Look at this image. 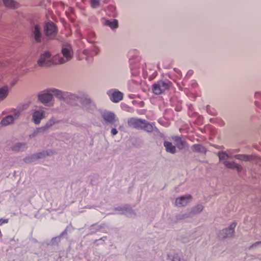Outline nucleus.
Instances as JSON below:
<instances>
[{"mask_svg": "<svg viewBox=\"0 0 261 261\" xmlns=\"http://www.w3.org/2000/svg\"><path fill=\"white\" fill-rule=\"evenodd\" d=\"M61 53L63 57L59 55L53 58L50 52L45 51L38 60V64L40 66H49L51 64H63L70 60L73 57L72 47L68 44L62 45Z\"/></svg>", "mask_w": 261, "mask_h": 261, "instance_id": "obj_1", "label": "nucleus"}, {"mask_svg": "<svg viewBox=\"0 0 261 261\" xmlns=\"http://www.w3.org/2000/svg\"><path fill=\"white\" fill-rule=\"evenodd\" d=\"M54 95L58 99L63 100L66 103L71 106L81 107L79 103L83 106H86L91 103V99L85 93H72L67 91H63L57 89H51Z\"/></svg>", "mask_w": 261, "mask_h": 261, "instance_id": "obj_2", "label": "nucleus"}, {"mask_svg": "<svg viewBox=\"0 0 261 261\" xmlns=\"http://www.w3.org/2000/svg\"><path fill=\"white\" fill-rule=\"evenodd\" d=\"M138 54L137 50L129 51L128 53L127 56L129 58V67L132 74L133 76H137L139 75L141 71L144 79H146L148 77L146 65L145 64H142L141 69H140L141 63H139L140 58L138 56Z\"/></svg>", "mask_w": 261, "mask_h": 261, "instance_id": "obj_3", "label": "nucleus"}, {"mask_svg": "<svg viewBox=\"0 0 261 261\" xmlns=\"http://www.w3.org/2000/svg\"><path fill=\"white\" fill-rule=\"evenodd\" d=\"M61 239L59 236L53 238L51 240H47L40 244V247L43 251L44 249V254L50 255L55 251L58 246Z\"/></svg>", "mask_w": 261, "mask_h": 261, "instance_id": "obj_4", "label": "nucleus"}, {"mask_svg": "<svg viewBox=\"0 0 261 261\" xmlns=\"http://www.w3.org/2000/svg\"><path fill=\"white\" fill-rule=\"evenodd\" d=\"M172 87V83L168 80H159L152 86V92L155 95H160L169 90Z\"/></svg>", "mask_w": 261, "mask_h": 261, "instance_id": "obj_5", "label": "nucleus"}, {"mask_svg": "<svg viewBox=\"0 0 261 261\" xmlns=\"http://www.w3.org/2000/svg\"><path fill=\"white\" fill-rule=\"evenodd\" d=\"M49 88L42 91L37 94L38 100L45 106H49L53 102L54 92Z\"/></svg>", "mask_w": 261, "mask_h": 261, "instance_id": "obj_6", "label": "nucleus"}, {"mask_svg": "<svg viewBox=\"0 0 261 261\" xmlns=\"http://www.w3.org/2000/svg\"><path fill=\"white\" fill-rule=\"evenodd\" d=\"M45 35L49 39H54L58 32L57 25L52 21L46 22L44 26Z\"/></svg>", "mask_w": 261, "mask_h": 261, "instance_id": "obj_7", "label": "nucleus"}, {"mask_svg": "<svg viewBox=\"0 0 261 261\" xmlns=\"http://www.w3.org/2000/svg\"><path fill=\"white\" fill-rule=\"evenodd\" d=\"M110 99L114 103L119 102L123 99V94L116 89H111L107 91Z\"/></svg>", "mask_w": 261, "mask_h": 261, "instance_id": "obj_8", "label": "nucleus"}, {"mask_svg": "<svg viewBox=\"0 0 261 261\" xmlns=\"http://www.w3.org/2000/svg\"><path fill=\"white\" fill-rule=\"evenodd\" d=\"M144 120L137 117L129 118L127 120V125L128 127L137 129H141Z\"/></svg>", "mask_w": 261, "mask_h": 261, "instance_id": "obj_9", "label": "nucleus"}, {"mask_svg": "<svg viewBox=\"0 0 261 261\" xmlns=\"http://www.w3.org/2000/svg\"><path fill=\"white\" fill-rule=\"evenodd\" d=\"M46 155H47V152L43 151L26 156L23 159V161L27 164H30L35 162L38 159L44 158Z\"/></svg>", "mask_w": 261, "mask_h": 261, "instance_id": "obj_10", "label": "nucleus"}, {"mask_svg": "<svg viewBox=\"0 0 261 261\" xmlns=\"http://www.w3.org/2000/svg\"><path fill=\"white\" fill-rule=\"evenodd\" d=\"M32 36L36 42H41L44 38L40 27L35 24L32 29Z\"/></svg>", "mask_w": 261, "mask_h": 261, "instance_id": "obj_11", "label": "nucleus"}, {"mask_svg": "<svg viewBox=\"0 0 261 261\" xmlns=\"http://www.w3.org/2000/svg\"><path fill=\"white\" fill-rule=\"evenodd\" d=\"M32 121L35 124H40L41 120L45 117V112L43 110H34L32 114Z\"/></svg>", "mask_w": 261, "mask_h": 261, "instance_id": "obj_12", "label": "nucleus"}, {"mask_svg": "<svg viewBox=\"0 0 261 261\" xmlns=\"http://www.w3.org/2000/svg\"><path fill=\"white\" fill-rule=\"evenodd\" d=\"M190 195H183L176 198L175 203L176 206L181 207L186 206L191 200Z\"/></svg>", "mask_w": 261, "mask_h": 261, "instance_id": "obj_13", "label": "nucleus"}, {"mask_svg": "<svg viewBox=\"0 0 261 261\" xmlns=\"http://www.w3.org/2000/svg\"><path fill=\"white\" fill-rule=\"evenodd\" d=\"M101 116L107 124L113 123L116 116L114 113L110 111H106L102 113Z\"/></svg>", "mask_w": 261, "mask_h": 261, "instance_id": "obj_14", "label": "nucleus"}, {"mask_svg": "<svg viewBox=\"0 0 261 261\" xmlns=\"http://www.w3.org/2000/svg\"><path fill=\"white\" fill-rule=\"evenodd\" d=\"M103 24L114 30L118 28V20L116 19H105Z\"/></svg>", "mask_w": 261, "mask_h": 261, "instance_id": "obj_15", "label": "nucleus"}, {"mask_svg": "<svg viewBox=\"0 0 261 261\" xmlns=\"http://www.w3.org/2000/svg\"><path fill=\"white\" fill-rule=\"evenodd\" d=\"M224 165L229 169H236L238 172H241L242 170V167L239 164L234 162H231L228 161H225L223 162Z\"/></svg>", "mask_w": 261, "mask_h": 261, "instance_id": "obj_16", "label": "nucleus"}, {"mask_svg": "<svg viewBox=\"0 0 261 261\" xmlns=\"http://www.w3.org/2000/svg\"><path fill=\"white\" fill-rule=\"evenodd\" d=\"M123 212L120 213V214L125 215L128 217L135 216L136 214L129 204H125L123 205Z\"/></svg>", "mask_w": 261, "mask_h": 261, "instance_id": "obj_17", "label": "nucleus"}, {"mask_svg": "<svg viewBox=\"0 0 261 261\" xmlns=\"http://www.w3.org/2000/svg\"><path fill=\"white\" fill-rule=\"evenodd\" d=\"M104 10L106 12L107 15L110 17H115L117 16L116 7L113 4L109 5L104 8Z\"/></svg>", "mask_w": 261, "mask_h": 261, "instance_id": "obj_18", "label": "nucleus"}, {"mask_svg": "<svg viewBox=\"0 0 261 261\" xmlns=\"http://www.w3.org/2000/svg\"><path fill=\"white\" fill-rule=\"evenodd\" d=\"M165 150L167 152L174 154L176 152V146L173 145L171 142L164 141L163 143Z\"/></svg>", "mask_w": 261, "mask_h": 261, "instance_id": "obj_19", "label": "nucleus"}, {"mask_svg": "<svg viewBox=\"0 0 261 261\" xmlns=\"http://www.w3.org/2000/svg\"><path fill=\"white\" fill-rule=\"evenodd\" d=\"M27 148V145L24 142H17L12 146V149L13 151L19 152L23 151Z\"/></svg>", "mask_w": 261, "mask_h": 261, "instance_id": "obj_20", "label": "nucleus"}, {"mask_svg": "<svg viewBox=\"0 0 261 261\" xmlns=\"http://www.w3.org/2000/svg\"><path fill=\"white\" fill-rule=\"evenodd\" d=\"M20 64V63L16 62L14 60H7L5 62L0 61V67L8 65L10 67L12 66L13 67L18 68Z\"/></svg>", "mask_w": 261, "mask_h": 261, "instance_id": "obj_21", "label": "nucleus"}, {"mask_svg": "<svg viewBox=\"0 0 261 261\" xmlns=\"http://www.w3.org/2000/svg\"><path fill=\"white\" fill-rule=\"evenodd\" d=\"M14 121V118L13 115H9L4 117L1 121L3 126H7L12 124Z\"/></svg>", "mask_w": 261, "mask_h": 261, "instance_id": "obj_22", "label": "nucleus"}, {"mask_svg": "<svg viewBox=\"0 0 261 261\" xmlns=\"http://www.w3.org/2000/svg\"><path fill=\"white\" fill-rule=\"evenodd\" d=\"M153 126H154L152 123L144 119L141 129L148 133H151L153 130Z\"/></svg>", "mask_w": 261, "mask_h": 261, "instance_id": "obj_23", "label": "nucleus"}, {"mask_svg": "<svg viewBox=\"0 0 261 261\" xmlns=\"http://www.w3.org/2000/svg\"><path fill=\"white\" fill-rule=\"evenodd\" d=\"M203 209V206L201 204H198L193 206L190 210H189L192 217L194 215L200 213Z\"/></svg>", "mask_w": 261, "mask_h": 261, "instance_id": "obj_24", "label": "nucleus"}, {"mask_svg": "<svg viewBox=\"0 0 261 261\" xmlns=\"http://www.w3.org/2000/svg\"><path fill=\"white\" fill-rule=\"evenodd\" d=\"M173 140L175 142L176 146L179 149H184L185 145V141L182 140L179 136H175L173 138Z\"/></svg>", "mask_w": 261, "mask_h": 261, "instance_id": "obj_25", "label": "nucleus"}, {"mask_svg": "<svg viewBox=\"0 0 261 261\" xmlns=\"http://www.w3.org/2000/svg\"><path fill=\"white\" fill-rule=\"evenodd\" d=\"M192 149L193 151L199 153H205L207 150L205 147L201 144H195L192 145Z\"/></svg>", "mask_w": 261, "mask_h": 261, "instance_id": "obj_26", "label": "nucleus"}, {"mask_svg": "<svg viewBox=\"0 0 261 261\" xmlns=\"http://www.w3.org/2000/svg\"><path fill=\"white\" fill-rule=\"evenodd\" d=\"M105 226V224H98L95 223L90 226V230L91 234L95 233L97 231H100L102 228H104Z\"/></svg>", "mask_w": 261, "mask_h": 261, "instance_id": "obj_27", "label": "nucleus"}, {"mask_svg": "<svg viewBox=\"0 0 261 261\" xmlns=\"http://www.w3.org/2000/svg\"><path fill=\"white\" fill-rule=\"evenodd\" d=\"M189 217H192L189 210L184 213H180L176 215V218L177 220H182Z\"/></svg>", "mask_w": 261, "mask_h": 261, "instance_id": "obj_28", "label": "nucleus"}, {"mask_svg": "<svg viewBox=\"0 0 261 261\" xmlns=\"http://www.w3.org/2000/svg\"><path fill=\"white\" fill-rule=\"evenodd\" d=\"M6 7L16 9L17 8V3L13 0H2Z\"/></svg>", "mask_w": 261, "mask_h": 261, "instance_id": "obj_29", "label": "nucleus"}, {"mask_svg": "<svg viewBox=\"0 0 261 261\" xmlns=\"http://www.w3.org/2000/svg\"><path fill=\"white\" fill-rule=\"evenodd\" d=\"M9 92L8 86L0 87V99H3L6 97Z\"/></svg>", "mask_w": 261, "mask_h": 261, "instance_id": "obj_30", "label": "nucleus"}, {"mask_svg": "<svg viewBox=\"0 0 261 261\" xmlns=\"http://www.w3.org/2000/svg\"><path fill=\"white\" fill-rule=\"evenodd\" d=\"M234 158L240 161H250L252 159L251 156L247 154H236L234 155Z\"/></svg>", "mask_w": 261, "mask_h": 261, "instance_id": "obj_31", "label": "nucleus"}, {"mask_svg": "<svg viewBox=\"0 0 261 261\" xmlns=\"http://www.w3.org/2000/svg\"><path fill=\"white\" fill-rule=\"evenodd\" d=\"M233 233H231L230 230L227 228L223 229L220 232V236L222 238H225L227 237H230L232 236Z\"/></svg>", "mask_w": 261, "mask_h": 261, "instance_id": "obj_32", "label": "nucleus"}, {"mask_svg": "<svg viewBox=\"0 0 261 261\" xmlns=\"http://www.w3.org/2000/svg\"><path fill=\"white\" fill-rule=\"evenodd\" d=\"M58 122V121L56 119L54 118L53 117L50 119L45 124V125L44 126L45 129H48L49 127L52 126L54 124L57 123Z\"/></svg>", "mask_w": 261, "mask_h": 261, "instance_id": "obj_33", "label": "nucleus"}, {"mask_svg": "<svg viewBox=\"0 0 261 261\" xmlns=\"http://www.w3.org/2000/svg\"><path fill=\"white\" fill-rule=\"evenodd\" d=\"M72 227V226L71 225H68L66 228L64 229V230L61 233V234L58 236L61 239L62 238H67V232L68 231H70V228H71Z\"/></svg>", "mask_w": 261, "mask_h": 261, "instance_id": "obj_34", "label": "nucleus"}, {"mask_svg": "<svg viewBox=\"0 0 261 261\" xmlns=\"http://www.w3.org/2000/svg\"><path fill=\"white\" fill-rule=\"evenodd\" d=\"M218 156L220 161L224 160L225 158H230V156L226 152L222 151L218 152Z\"/></svg>", "mask_w": 261, "mask_h": 261, "instance_id": "obj_35", "label": "nucleus"}, {"mask_svg": "<svg viewBox=\"0 0 261 261\" xmlns=\"http://www.w3.org/2000/svg\"><path fill=\"white\" fill-rule=\"evenodd\" d=\"M95 33L92 31H89L88 33L87 40L90 43H93L95 41Z\"/></svg>", "mask_w": 261, "mask_h": 261, "instance_id": "obj_36", "label": "nucleus"}, {"mask_svg": "<svg viewBox=\"0 0 261 261\" xmlns=\"http://www.w3.org/2000/svg\"><path fill=\"white\" fill-rule=\"evenodd\" d=\"M90 4L92 8H97L100 5L99 0H91Z\"/></svg>", "mask_w": 261, "mask_h": 261, "instance_id": "obj_37", "label": "nucleus"}, {"mask_svg": "<svg viewBox=\"0 0 261 261\" xmlns=\"http://www.w3.org/2000/svg\"><path fill=\"white\" fill-rule=\"evenodd\" d=\"M172 261H185V260L181 258L177 254H175L172 256Z\"/></svg>", "mask_w": 261, "mask_h": 261, "instance_id": "obj_38", "label": "nucleus"}, {"mask_svg": "<svg viewBox=\"0 0 261 261\" xmlns=\"http://www.w3.org/2000/svg\"><path fill=\"white\" fill-rule=\"evenodd\" d=\"M207 112L211 115L215 116L217 115V113L213 109H212L209 106L206 107Z\"/></svg>", "mask_w": 261, "mask_h": 261, "instance_id": "obj_39", "label": "nucleus"}, {"mask_svg": "<svg viewBox=\"0 0 261 261\" xmlns=\"http://www.w3.org/2000/svg\"><path fill=\"white\" fill-rule=\"evenodd\" d=\"M236 223L233 222L229 226L228 228H227L229 229V230H230V231L231 233H233L234 229L236 227Z\"/></svg>", "mask_w": 261, "mask_h": 261, "instance_id": "obj_40", "label": "nucleus"}, {"mask_svg": "<svg viewBox=\"0 0 261 261\" xmlns=\"http://www.w3.org/2000/svg\"><path fill=\"white\" fill-rule=\"evenodd\" d=\"M132 103L134 105H138L140 107L142 108L144 107V103L143 101H137L136 100H133Z\"/></svg>", "mask_w": 261, "mask_h": 261, "instance_id": "obj_41", "label": "nucleus"}, {"mask_svg": "<svg viewBox=\"0 0 261 261\" xmlns=\"http://www.w3.org/2000/svg\"><path fill=\"white\" fill-rule=\"evenodd\" d=\"M37 133L38 134H40V133H44V132H45L46 130L45 129V127H44V126H41V127H38L37 128L36 130H35Z\"/></svg>", "mask_w": 261, "mask_h": 261, "instance_id": "obj_42", "label": "nucleus"}, {"mask_svg": "<svg viewBox=\"0 0 261 261\" xmlns=\"http://www.w3.org/2000/svg\"><path fill=\"white\" fill-rule=\"evenodd\" d=\"M9 222V219L6 218H0V226L4 224L8 223Z\"/></svg>", "mask_w": 261, "mask_h": 261, "instance_id": "obj_43", "label": "nucleus"}, {"mask_svg": "<svg viewBox=\"0 0 261 261\" xmlns=\"http://www.w3.org/2000/svg\"><path fill=\"white\" fill-rule=\"evenodd\" d=\"M118 130L115 128H112L111 131V133L112 136H115L118 134Z\"/></svg>", "mask_w": 261, "mask_h": 261, "instance_id": "obj_44", "label": "nucleus"}, {"mask_svg": "<svg viewBox=\"0 0 261 261\" xmlns=\"http://www.w3.org/2000/svg\"><path fill=\"white\" fill-rule=\"evenodd\" d=\"M254 97L256 99H261V92H256L254 94Z\"/></svg>", "mask_w": 261, "mask_h": 261, "instance_id": "obj_45", "label": "nucleus"}, {"mask_svg": "<svg viewBox=\"0 0 261 261\" xmlns=\"http://www.w3.org/2000/svg\"><path fill=\"white\" fill-rule=\"evenodd\" d=\"M193 73V70H189L187 74H186V78H189V77H190Z\"/></svg>", "mask_w": 261, "mask_h": 261, "instance_id": "obj_46", "label": "nucleus"}, {"mask_svg": "<svg viewBox=\"0 0 261 261\" xmlns=\"http://www.w3.org/2000/svg\"><path fill=\"white\" fill-rule=\"evenodd\" d=\"M115 210V211H122V212H123V205L122 206H117V207H116L114 208Z\"/></svg>", "mask_w": 261, "mask_h": 261, "instance_id": "obj_47", "label": "nucleus"}, {"mask_svg": "<svg viewBox=\"0 0 261 261\" xmlns=\"http://www.w3.org/2000/svg\"><path fill=\"white\" fill-rule=\"evenodd\" d=\"M261 244V241H257L253 244L250 247V248H253L254 247H256L258 245Z\"/></svg>", "mask_w": 261, "mask_h": 261, "instance_id": "obj_48", "label": "nucleus"}, {"mask_svg": "<svg viewBox=\"0 0 261 261\" xmlns=\"http://www.w3.org/2000/svg\"><path fill=\"white\" fill-rule=\"evenodd\" d=\"M127 96L130 99H135L137 97V95L136 94H128Z\"/></svg>", "mask_w": 261, "mask_h": 261, "instance_id": "obj_49", "label": "nucleus"}, {"mask_svg": "<svg viewBox=\"0 0 261 261\" xmlns=\"http://www.w3.org/2000/svg\"><path fill=\"white\" fill-rule=\"evenodd\" d=\"M20 115V112L19 111L15 112L14 113V118L15 119H17Z\"/></svg>", "mask_w": 261, "mask_h": 261, "instance_id": "obj_50", "label": "nucleus"}, {"mask_svg": "<svg viewBox=\"0 0 261 261\" xmlns=\"http://www.w3.org/2000/svg\"><path fill=\"white\" fill-rule=\"evenodd\" d=\"M84 55L87 56H91V54H90V53L89 52V51L87 49H85L84 50H83V51Z\"/></svg>", "mask_w": 261, "mask_h": 261, "instance_id": "obj_51", "label": "nucleus"}, {"mask_svg": "<svg viewBox=\"0 0 261 261\" xmlns=\"http://www.w3.org/2000/svg\"><path fill=\"white\" fill-rule=\"evenodd\" d=\"M38 134L37 133V132L34 130V132L30 135V138H33V137H35L36 136H37Z\"/></svg>", "mask_w": 261, "mask_h": 261, "instance_id": "obj_52", "label": "nucleus"}, {"mask_svg": "<svg viewBox=\"0 0 261 261\" xmlns=\"http://www.w3.org/2000/svg\"><path fill=\"white\" fill-rule=\"evenodd\" d=\"M254 104H255V106H256L257 108H258V109H261V105H260V104L259 103V102H258L257 101H255L254 102Z\"/></svg>", "mask_w": 261, "mask_h": 261, "instance_id": "obj_53", "label": "nucleus"}, {"mask_svg": "<svg viewBox=\"0 0 261 261\" xmlns=\"http://www.w3.org/2000/svg\"><path fill=\"white\" fill-rule=\"evenodd\" d=\"M174 70L177 73H178L179 75H181V72L180 71V70H179L178 69L176 68H175L174 69Z\"/></svg>", "mask_w": 261, "mask_h": 261, "instance_id": "obj_54", "label": "nucleus"}, {"mask_svg": "<svg viewBox=\"0 0 261 261\" xmlns=\"http://www.w3.org/2000/svg\"><path fill=\"white\" fill-rule=\"evenodd\" d=\"M191 85L193 87H196L198 85L197 82L194 81H192Z\"/></svg>", "mask_w": 261, "mask_h": 261, "instance_id": "obj_55", "label": "nucleus"}, {"mask_svg": "<svg viewBox=\"0 0 261 261\" xmlns=\"http://www.w3.org/2000/svg\"><path fill=\"white\" fill-rule=\"evenodd\" d=\"M104 2H105V3H108V0H105Z\"/></svg>", "mask_w": 261, "mask_h": 261, "instance_id": "obj_56", "label": "nucleus"}, {"mask_svg": "<svg viewBox=\"0 0 261 261\" xmlns=\"http://www.w3.org/2000/svg\"><path fill=\"white\" fill-rule=\"evenodd\" d=\"M72 124H73V125H77V124L76 123H72Z\"/></svg>", "mask_w": 261, "mask_h": 261, "instance_id": "obj_57", "label": "nucleus"}, {"mask_svg": "<svg viewBox=\"0 0 261 261\" xmlns=\"http://www.w3.org/2000/svg\"><path fill=\"white\" fill-rule=\"evenodd\" d=\"M239 150L238 149H237V150H235V152H239Z\"/></svg>", "mask_w": 261, "mask_h": 261, "instance_id": "obj_58", "label": "nucleus"}, {"mask_svg": "<svg viewBox=\"0 0 261 261\" xmlns=\"http://www.w3.org/2000/svg\"><path fill=\"white\" fill-rule=\"evenodd\" d=\"M176 111H179V108L176 109Z\"/></svg>", "mask_w": 261, "mask_h": 261, "instance_id": "obj_59", "label": "nucleus"}, {"mask_svg": "<svg viewBox=\"0 0 261 261\" xmlns=\"http://www.w3.org/2000/svg\"><path fill=\"white\" fill-rule=\"evenodd\" d=\"M176 111H179V108L176 109Z\"/></svg>", "mask_w": 261, "mask_h": 261, "instance_id": "obj_60", "label": "nucleus"}, {"mask_svg": "<svg viewBox=\"0 0 261 261\" xmlns=\"http://www.w3.org/2000/svg\"><path fill=\"white\" fill-rule=\"evenodd\" d=\"M34 241H35V242H37V240H36V239H34Z\"/></svg>", "mask_w": 261, "mask_h": 261, "instance_id": "obj_61", "label": "nucleus"}]
</instances>
